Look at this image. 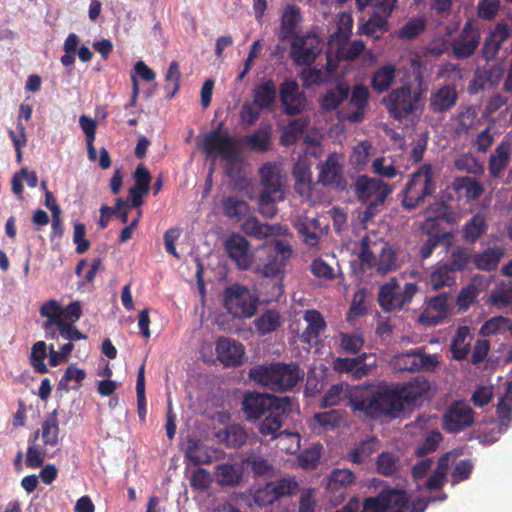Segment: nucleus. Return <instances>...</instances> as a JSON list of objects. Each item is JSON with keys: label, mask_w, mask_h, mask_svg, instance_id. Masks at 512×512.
Instances as JSON below:
<instances>
[{"label": "nucleus", "mask_w": 512, "mask_h": 512, "mask_svg": "<svg viewBox=\"0 0 512 512\" xmlns=\"http://www.w3.org/2000/svg\"><path fill=\"white\" fill-rule=\"evenodd\" d=\"M352 27V16L348 13H340L338 15L337 30L330 35L328 40L326 54L329 57V60L333 57L335 43L338 41H347L351 34Z\"/></svg>", "instance_id": "36"}, {"label": "nucleus", "mask_w": 512, "mask_h": 512, "mask_svg": "<svg viewBox=\"0 0 512 512\" xmlns=\"http://www.w3.org/2000/svg\"><path fill=\"white\" fill-rule=\"evenodd\" d=\"M297 490V483L292 478H282L268 483L263 491L268 496L266 502L272 504L278 498L294 493Z\"/></svg>", "instance_id": "38"}, {"label": "nucleus", "mask_w": 512, "mask_h": 512, "mask_svg": "<svg viewBox=\"0 0 512 512\" xmlns=\"http://www.w3.org/2000/svg\"><path fill=\"white\" fill-rule=\"evenodd\" d=\"M340 350L346 353H357L364 344V339L359 331L340 333Z\"/></svg>", "instance_id": "61"}, {"label": "nucleus", "mask_w": 512, "mask_h": 512, "mask_svg": "<svg viewBox=\"0 0 512 512\" xmlns=\"http://www.w3.org/2000/svg\"><path fill=\"white\" fill-rule=\"evenodd\" d=\"M509 318L504 316H494L484 322L480 328V334L483 336H491L504 333L509 327Z\"/></svg>", "instance_id": "62"}, {"label": "nucleus", "mask_w": 512, "mask_h": 512, "mask_svg": "<svg viewBox=\"0 0 512 512\" xmlns=\"http://www.w3.org/2000/svg\"><path fill=\"white\" fill-rule=\"evenodd\" d=\"M280 100L287 114H297L301 112L306 104L305 94L294 80H285L281 84Z\"/></svg>", "instance_id": "18"}, {"label": "nucleus", "mask_w": 512, "mask_h": 512, "mask_svg": "<svg viewBox=\"0 0 512 512\" xmlns=\"http://www.w3.org/2000/svg\"><path fill=\"white\" fill-rule=\"evenodd\" d=\"M350 87L346 83H338L336 87L327 89L320 98V105L325 111H335L340 103L348 98Z\"/></svg>", "instance_id": "37"}, {"label": "nucleus", "mask_w": 512, "mask_h": 512, "mask_svg": "<svg viewBox=\"0 0 512 512\" xmlns=\"http://www.w3.org/2000/svg\"><path fill=\"white\" fill-rule=\"evenodd\" d=\"M473 336L467 326H459L451 340L450 351L455 360H463L467 357L471 349Z\"/></svg>", "instance_id": "32"}, {"label": "nucleus", "mask_w": 512, "mask_h": 512, "mask_svg": "<svg viewBox=\"0 0 512 512\" xmlns=\"http://www.w3.org/2000/svg\"><path fill=\"white\" fill-rule=\"evenodd\" d=\"M259 174L261 185L263 186L262 191H268L272 193H284L283 183L277 165L272 163H266L260 168Z\"/></svg>", "instance_id": "34"}, {"label": "nucleus", "mask_w": 512, "mask_h": 512, "mask_svg": "<svg viewBox=\"0 0 512 512\" xmlns=\"http://www.w3.org/2000/svg\"><path fill=\"white\" fill-rule=\"evenodd\" d=\"M394 79L395 68L392 65H385L374 73L371 85L375 91L381 93L389 89Z\"/></svg>", "instance_id": "56"}, {"label": "nucleus", "mask_w": 512, "mask_h": 512, "mask_svg": "<svg viewBox=\"0 0 512 512\" xmlns=\"http://www.w3.org/2000/svg\"><path fill=\"white\" fill-rule=\"evenodd\" d=\"M277 447L279 450L294 454L300 449V435L296 432L277 431Z\"/></svg>", "instance_id": "58"}, {"label": "nucleus", "mask_w": 512, "mask_h": 512, "mask_svg": "<svg viewBox=\"0 0 512 512\" xmlns=\"http://www.w3.org/2000/svg\"><path fill=\"white\" fill-rule=\"evenodd\" d=\"M355 481V475L350 469H334L328 478L327 488L331 492L348 488Z\"/></svg>", "instance_id": "50"}, {"label": "nucleus", "mask_w": 512, "mask_h": 512, "mask_svg": "<svg viewBox=\"0 0 512 512\" xmlns=\"http://www.w3.org/2000/svg\"><path fill=\"white\" fill-rule=\"evenodd\" d=\"M342 156L337 153L330 154L325 162L319 164L318 181L324 185L336 184L342 175Z\"/></svg>", "instance_id": "30"}, {"label": "nucleus", "mask_w": 512, "mask_h": 512, "mask_svg": "<svg viewBox=\"0 0 512 512\" xmlns=\"http://www.w3.org/2000/svg\"><path fill=\"white\" fill-rule=\"evenodd\" d=\"M284 199V193L261 191L258 199L259 213L265 218H273L277 212V203Z\"/></svg>", "instance_id": "49"}, {"label": "nucleus", "mask_w": 512, "mask_h": 512, "mask_svg": "<svg viewBox=\"0 0 512 512\" xmlns=\"http://www.w3.org/2000/svg\"><path fill=\"white\" fill-rule=\"evenodd\" d=\"M353 190L358 200L367 205L360 214V223L367 229L370 221L378 214L379 207L392 192V188L381 179L360 175L353 183Z\"/></svg>", "instance_id": "4"}, {"label": "nucleus", "mask_w": 512, "mask_h": 512, "mask_svg": "<svg viewBox=\"0 0 512 512\" xmlns=\"http://www.w3.org/2000/svg\"><path fill=\"white\" fill-rule=\"evenodd\" d=\"M421 93L412 91L410 85H403L392 90L384 99L392 117L401 120L418 109Z\"/></svg>", "instance_id": "11"}, {"label": "nucleus", "mask_w": 512, "mask_h": 512, "mask_svg": "<svg viewBox=\"0 0 512 512\" xmlns=\"http://www.w3.org/2000/svg\"><path fill=\"white\" fill-rule=\"evenodd\" d=\"M417 291L418 286L415 283H406L400 289L397 279L390 278L379 288L378 303L384 312L400 310L411 302Z\"/></svg>", "instance_id": "9"}, {"label": "nucleus", "mask_w": 512, "mask_h": 512, "mask_svg": "<svg viewBox=\"0 0 512 512\" xmlns=\"http://www.w3.org/2000/svg\"><path fill=\"white\" fill-rule=\"evenodd\" d=\"M446 498L445 493H440L437 497L421 494L415 496L409 503L403 490L387 488L376 497L366 498L363 505L359 499L352 498L336 512H424L428 503L444 501Z\"/></svg>", "instance_id": "1"}, {"label": "nucleus", "mask_w": 512, "mask_h": 512, "mask_svg": "<svg viewBox=\"0 0 512 512\" xmlns=\"http://www.w3.org/2000/svg\"><path fill=\"white\" fill-rule=\"evenodd\" d=\"M326 59L327 63L325 68H308L302 71L301 78L304 86L310 87L312 85H319L332 79V74L336 70L337 64L333 60V57H331L329 61V57L326 55Z\"/></svg>", "instance_id": "33"}, {"label": "nucleus", "mask_w": 512, "mask_h": 512, "mask_svg": "<svg viewBox=\"0 0 512 512\" xmlns=\"http://www.w3.org/2000/svg\"><path fill=\"white\" fill-rule=\"evenodd\" d=\"M487 230L486 217L482 213L475 214L462 228L465 241L474 243Z\"/></svg>", "instance_id": "46"}, {"label": "nucleus", "mask_w": 512, "mask_h": 512, "mask_svg": "<svg viewBox=\"0 0 512 512\" xmlns=\"http://www.w3.org/2000/svg\"><path fill=\"white\" fill-rule=\"evenodd\" d=\"M453 188L459 196L468 199H476L483 193L482 185L471 177L456 178L453 182Z\"/></svg>", "instance_id": "52"}, {"label": "nucleus", "mask_w": 512, "mask_h": 512, "mask_svg": "<svg viewBox=\"0 0 512 512\" xmlns=\"http://www.w3.org/2000/svg\"><path fill=\"white\" fill-rule=\"evenodd\" d=\"M254 323L258 332L264 335L271 333L280 327L282 319L278 311L270 309L257 317L254 320Z\"/></svg>", "instance_id": "53"}, {"label": "nucleus", "mask_w": 512, "mask_h": 512, "mask_svg": "<svg viewBox=\"0 0 512 512\" xmlns=\"http://www.w3.org/2000/svg\"><path fill=\"white\" fill-rule=\"evenodd\" d=\"M359 259L363 266L374 268L379 275H385L398 267L394 249L374 231L361 239Z\"/></svg>", "instance_id": "5"}, {"label": "nucleus", "mask_w": 512, "mask_h": 512, "mask_svg": "<svg viewBox=\"0 0 512 512\" xmlns=\"http://www.w3.org/2000/svg\"><path fill=\"white\" fill-rule=\"evenodd\" d=\"M62 310L63 306L54 299H50L41 305L39 310L40 315L47 319L43 325L45 330L59 325V323L64 320L62 317Z\"/></svg>", "instance_id": "48"}, {"label": "nucleus", "mask_w": 512, "mask_h": 512, "mask_svg": "<svg viewBox=\"0 0 512 512\" xmlns=\"http://www.w3.org/2000/svg\"><path fill=\"white\" fill-rule=\"evenodd\" d=\"M455 455L452 452L444 454L438 460L435 471L429 475L433 461L431 458L419 460L412 469V475L419 491H432L440 488L447 475L448 468L455 461Z\"/></svg>", "instance_id": "7"}, {"label": "nucleus", "mask_w": 512, "mask_h": 512, "mask_svg": "<svg viewBox=\"0 0 512 512\" xmlns=\"http://www.w3.org/2000/svg\"><path fill=\"white\" fill-rule=\"evenodd\" d=\"M243 410L249 421L263 418L259 431L263 436L275 438L284 419L293 410L291 399L265 393H249L243 400Z\"/></svg>", "instance_id": "2"}, {"label": "nucleus", "mask_w": 512, "mask_h": 512, "mask_svg": "<svg viewBox=\"0 0 512 512\" xmlns=\"http://www.w3.org/2000/svg\"><path fill=\"white\" fill-rule=\"evenodd\" d=\"M303 319L307 325L300 336L301 341L310 346L316 345L319 342L320 334L326 328V321L322 314L315 309L305 310Z\"/></svg>", "instance_id": "23"}, {"label": "nucleus", "mask_w": 512, "mask_h": 512, "mask_svg": "<svg viewBox=\"0 0 512 512\" xmlns=\"http://www.w3.org/2000/svg\"><path fill=\"white\" fill-rule=\"evenodd\" d=\"M491 302L497 307L512 303V282H501L490 293Z\"/></svg>", "instance_id": "60"}, {"label": "nucleus", "mask_w": 512, "mask_h": 512, "mask_svg": "<svg viewBox=\"0 0 512 512\" xmlns=\"http://www.w3.org/2000/svg\"><path fill=\"white\" fill-rule=\"evenodd\" d=\"M216 352L218 360L225 366L241 364L245 355L243 345L227 337H221L217 340Z\"/></svg>", "instance_id": "22"}, {"label": "nucleus", "mask_w": 512, "mask_h": 512, "mask_svg": "<svg viewBox=\"0 0 512 512\" xmlns=\"http://www.w3.org/2000/svg\"><path fill=\"white\" fill-rule=\"evenodd\" d=\"M378 450V441L372 437L360 442L354 449H352L347 459L354 464H363L370 460L371 456Z\"/></svg>", "instance_id": "43"}, {"label": "nucleus", "mask_w": 512, "mask_h": 512, "mask_svg": "<svg viewBox=\"0 0 512 512\" xmlns=\"http://www.w3.org/2000/svg\"><path fill=\"white\" fill-rule=\"evenodd\" d=\"M223 302L234 317L250 318L257 309L258 299L248 288L234 284L225 289Z\"/></svg>", "instance_id": "10"}, {"label": "nucleus", "mask_w": 512, "mask_h": 512, "mask_svg": "<svg viewBox=\"0 0 512 512\" xmlns=\"http://www.w3.org/2000/svg\"><path fill=\"white\" fill-rule=\"evenodd\" d=\"M390 363L399 371H433L439 364V360L436 354H424L420 349H415L395 355Z\"/></svg>", "instance_id": "12"}, {"label": "nucleus", "mask_w": 512, "mask_h": 512, "mask_svg": "<svg viewBox=\"0 0 512 512\" xmlns=\"http://www.w3.org/2000/svg\"><path fill=\"white\" fill-rule=\"evenodd\" d=\"M57 411L51 412L42 422L41 439L44 447H55L59 442Z\"/></svg>", "instance_id": "42"}, {"label": "nucleus", "mask_w": 512, "mask_h": 512, "mask_svg": "<svg viewBox=\"0 0 512 512\" xmlns=\"http://www.w3.org/2000/svg\"><path fill=\"white\" fill-rule=\"evenodd\" d=\"M185 458L194 465L211 464L213 461L208 450L204 446H200L196 443L189 445L185 453Z\"/></svg>", "instance_id": "64"}, {"label": "nucleus", "mask_w": 512, "mask_h": 512, "mask_svg": "<svg viewBox=\"0 0 512 512\" xmlns=\"http://www.w3.org/2000/svg\"><path fill=\"white\" fill-rule=\"evenodd\" d=\"M362 388L361 386L351 387L345 383H338L332 385L325 393L321 400L322 407H332L339 404L341 401L348 399L347 405L351 407V401L354 398L355 390Z\"/></svg>", "instance_id": "31"}, {"label": "nucleus", "mask_w": 512, "mask_h": 512, "mask_svg": "<svg viewBox=\"0 0 512 512\" xmlns=\"http://www.w3.org/2000/svg\"><path fill=\"white\" fill-rule=\"evenodd\" d=\"M426 26V19L424 17H412L404 26L399 30V37L405 40H411L417 37Z\"/></svg>", "instance_id": "63"}, {"label": "nucleus", "mask_w": 512, "mask_h": 512, "mask_svg": "<svg viewBox=\"0 0 512 512\" xmlns=\"http://www.w3.org/2000/svg\"><path fill=\"white\" fill-rule=\"evenodd\" d=\"M218 438L229 447H240L246 441L247 434L244 428L238 424L230 425L218 432Z\"/></svg>", "instance_id": "54"}, {"label": "nucleus", "mask_w": 512, "mask_h": 512, "mask_svg": "<svg viewBox=\"0 0 512 512\" xmlns=\"http://www.w3.org/2000/svg\"><path fill=\"white\" fill-rule=\"evenodd\" d=\"M376 367V356L363 353L355 358H336L333 361V369L340 373H349L354 378L360 379Z\"/></svg>", "instance_id": "16"}, {"label": "nucleus", "mask_w": 512, "mask_h": 512, "mask_svg": "<svg viewBox=\"0 0 512 512\" xmlns=\"http://www.w3.org/2000/svg\"><path fill=\"white\" fill-rule=\"evenodd\" d=\"M430 383L422 376H417L405 384H400L402 400L405 405H420L428 397Z\"/></svg>", "instance_id": "20"}, {"label": "nucleus", "mask_w": 512, "mask_h": 512, "mask_svg": "<svg viewBox=\"0 0 512 512\" xmlns=\"http://www.w3.org/2000/svg\"><path fill=\"white\" fill-rule=\"evenodd\" d=\"M215 477L222 486H235L242 478V468L237 463H222L216 466Z\"/></svg>", "instance_id": "39"}, {"label": "nucleus", "mask_w": 512, "mask_h": 512, "mask_svg": "<svg viewBox=\"0 0 512 512\" xmlns=\"http://www.w3.org/2000/svg\"><path fill=\"white\" fill-rule=\"evenodd\" d=\"M458 100V92L455 86L444 84L431 91L429 96V108L434 113H444L453 108Z\"/></svg>", "instance_id": "21"}, {"label": "nucleus", "mask_w": 512, "mask_h": 512, "mask_svg": "<svg viewBox=\"0 0 512 512\" xmlns=\"http://www.w3.org/2000/svg\"><path fill=\"white\" fill-rule=\"evenodd\" d=\"M47 357V344L44 341H37L33 344L30 354V363L36 372L44 374L48 372L45 359Z\"/></svg>", "instance_id": "59"}, {"label": "nucleus", "mask_w": 512, "mask_h": 512, "mask_svg": "<svg viewBox=\"0 0 512 512\" xmlns=\"http://www.w3.org/2000/svg\"><path fill=\"white\" fill-rule=\"evenodd\" d=\"M301 19L300 8L295 5H287L282 12L279 31L280 39L285 40L293 37Z\"/></svg>", "instance_id": "35"}, {"label": "nucleus", "mask_w": 512, "mask_h": 512, "mask_svg": "<svg viewBox=\"0 0 512 512\" xmlns=\"http://www.w3.org/2000/svg\"><path fill=\"white\" fill-rule=\"evenodd\" d=\"M510 29L505 23H498L493 30L486 37L483 47H482V55L487 60H493L500 48L501 45L509 38Z\"/></svg>", "instance_id": "26"}, {"label": "nucleus", "mask_w": 512, "mask_h": 512, "mask_svg": "<svg viewBox=\"0 0 512 512\" xmlns=\"http://www.w3.org/2000/svg\"><path fill=\"white\" fill-rule=\"evenodd\" d=\"M253 96V104L259 109H270L276 100L275 84L268 80L255 86Z\"/></svg>", "instance_id": "40"}, {"label": "nucleus", "mask_w": 512, "mask_h": 512, "mask_svg": "<svg viewBox=\"0 0 512 512\" xmlns=\"http://www.w3.org/2000/svg\"><path fill=\"white\" fill-rule=\"evenodd\" d=\"M369 99V90L364 85H356L354 86L351 98L350 105L355 108L351 113H345L344 111L337 110V117L340 120L347 119L351 122H359L362 120L365 112V108L368 105Z\"/></svg>", "instance_id": "24"}, {"label": "nucleus", "mask_w": 512, "mask_h": 512, "mask_svg": "<svg viewBox=\"0 0 512 512\" xmlns=\"http://www.w3.org/2000/svg\"><path fill=\"white\" fill-rule=\"evenodd\" d=\"M224 214L231 219L240 220L248 212V204L237 196H227L222 199Z\"/></svg>", "instance_id": "55"}, {"label": "nucleus", "mask_w": 512, "mask_h": 512, "mask_svg": "<svg viewBox=\"0 0 512 512\" xmlns=\"http://www.w3.org/2000/svg\"><path fill=\"white\" fill-rule=\"evenodd\" d=\"M503 255L504 249L499 246H494L476 254L473 257V263L480 270L492 271L497 267Z\"/></svg>", "instance_id": "41"}, {"label": "nucleus", "mask_w": 512, "mask_h": 512, "mask_svg": "<svg viewBox=\"0 0 512 512\" xmlns=\"http://www.w3.org/2000/svg\"><path fill=\"white\" fill-rule=\"evenodd\" d=\"M351 401V409L359 416H397L405 408L400 384H381L377 389L357 388Z\"/></svg>", "instance_id": "3"}, {"label": "nucleus", "mask_w": 512, "mask_h": 512, "mask_svg": "<svg viewBox=\"0 0 512 512\" xmlns=\"http://www.w3.org/2000/svg\"><path fill=\"white\" fill-rule=\"evenodd\" d=\"M308 126V121L303 118L295 119L287 124L281 135V143L283 145H291L300 139L304 130Z\"/></svg>", "instance_id": "57"}, {"label": "nucleus", "mask_w": 512, "mask_h": 512, "mask_svg": "<svg viewBox=\"0 0 512 512\" xmlns=\"http://www.w3.org/2000/svg\"><path fill=\"white\" fill-rule=\"evenodd\" d=\"M275 363L260 364L252 367L249 370V378L255 383L269 388L274 389L275 385Z\"/></svg>", "instance_id": "44"}, {"label": "nucleus", "mask_w": 512, "mask_h": 512, "mask_svg": "<svg viewBox=\"0 0 512 512\" xmlns=\"http://www.w3.org/2000/svg\"><path fill=\"white\" fill-rule=\"evenodd\" d=\"M203 147L208 156L224 161L229 176L240 170L241 152L230 135L219 131L210 132L205 136Z\"/></svg>", "instance_id": "6"}, {"label": "nucleus", "mask_w": 512, "mask_h": 512, "mask_svg": "<svg viewBox=\"0 0 512 512\" xmlns=\"http://www.w3.org/2000/svg\"><path fill=\"white\" fill-rule=\"evenodd\" d=\"M497 414L499 417V430L506 431L512 422V383L508 384L506 394L499 400Z\"/></svg>", "instance_id": "51"}, {"label": "nucleus", "mask_w": 512, "mask_h": 512, "mask_svg": "<svg viewBox=\"0 0 512 512\" xmlns=\"http://www.w3.org/2000/svg\"><path fill=\"white\" fill-rule=\"evenodd\" d=\"M512 152V144L508 140H503L497 145L495 151L489 157L488 170L489 174L498 178L508 167Z\"/></svg>", "instance_id": "28"}, {"label": "nucleus", "mask_w": 512, "mask_h": 512, "mask_svg": "<svg viewBox=\"0 0 512 512\" xmlns=\"http://www.w3.org/2000/svg\"><path fill=\"white\" fill-rule=\"evenodd\" d=\"M365 49V45L361 40H355L351 43L347 41H338L334 46L333 60L337 64L340 59L343 60H354L356 59Z\"/></svg>", "instance_id": "45"}, {"label": "nucleus", "mask_w": 512, "mask_h": 512, "mask_svg": "<svg viewBox=\"0 0 512 512\" xmlns=\"http://www.w3.org/2000/svg\"><path fill=\"white\" fill-rule=\"evenodd\" d=\"M449 314L448 296L438 294L428 299L426 307L419 316V322L425 326H435L441 323Z\"/></svg>", "instance_id": "17"}, {"label": "nucleus", "mask_w": 512, "mask_h": 512, "mask_svg": "<svg viewBox=\"0 0 512 512\" xmlns=\"http://www.w3.org/2000/svg\"><path fill=\"white\" fill-rule=\"evenodd\" d=\"M436 190L435 174L431 164H423L415 171L406 184L402 203L412 209L420 205Z\"/></svg>", "instance_id": "8"}, {"label": "nucleus", "mask_w": 512, "mask_h": 512, "mask_svg": "<svg viewBox=\"0 0 512 512\" xmlns=\"http://www.w3.org/2000/svg\"><path fill=\"white\" fill-rule=\"evenodd\" d=\"M243 231L252 237L262 239L270 236H285L289 230L286 226L280 224L261 223L255 217H249L242 225Z\"/></svg>", "instance_id": "25"}, {"label": "nucleus", "mask_w": 512, "mask_h": 512, "mask_svg": "<svg viewBox=\"0 0 512 512\" xmlns=\"http://www.w3.org/2000/svg\"><path fill=\"white\" fill-rule=\"evenodd\" d=\"M322 49L321 39L314 33H308L293 39L290 55L296 65L304 66L314 62Z\"/></svg>", "instance_id": "13"}, {"label": "nucleus", "mask_w": 512, "mask_h": 512, "mask_svg": "<svg viewBox=\"0 0 512 512\" xmlns=\"http://www.w3.org/2000/svg\"><path fill=\"white\" fill-rule=\"evenodd\" d=\"M428 283L433 290L452 286L455 283L453 269L447 264L437 266L431 272Z\"/></svg>", "instance_id": "47"}, {"label": "nucleus", "mask_w": 512, "mask_h": 512, "mask_svg": "<svg viewBox=\"0 0 512 512\" xmlns=\"http://www.w3.org/2000/svg\"><path fill=\"white\" fill-rule=\"evenodd\" d=\"M480 38V30L474 21H466L461 32L451 44L453 55L457 59L471 57L479 46Z\"/></svg>", "instance_id": "14"}, {"label": "nucleus", "mask_w": 512, "mask_h": 512, "mask_svg": "<svg viewBox=\"0 0 512 512\" xmlns=\"http://www.w3.org/2000/svg\"><path fill=\"white\" fill-rule=\"evenodd\" d=\"M275 385L273 390H288L293 388L302 374L298 365L275 363Z\"/></svg>", "instance_id": "29"}, {"label": "nucleus", "mask_w": 512, "mask_h": 512, "mask_svg": "<svg viewBox=\"0 0 512 512\" xmlns=\"http://www.w3.org/2000/svg\"><path fill=\"white\" fill-rule=\"evenodd\" d=\"M225 250L228 256L240 269H248L252 263L253 255L249 242L239 234L230 235L225 241Z\"/></svg>", "instance_id": "19"}, {"label": "nucleus", "mask_w": 512, "mask_h": 512, "mask_svg": "<svg viewBox=\"0 0 512 512\" xmlns=\"http://www.w3.org/2000/svg\"><path fill=\"white\" fill-rule=\"evenodd\" d=\"M295 227L303 238V241L309 246H316L319 238L323 235L326 225H322L320 219L315 217L300 216Z\"/></svg>", "instance_id": "27"}, {"label": "nucleus", "mask_w": 512, "mask_h": 512, "mask_svg": "<svg viewBox=\"0 0 512 512\" xmlns=\"http://www.w3.org/2000/svg\"><path fill=\"white\" fill-rule=\"evenodd\" d=\"M474 421L472 408L463 401L452 403L443 414V428L450 433H457L469 427Z\"/></svg>", "instance_id": "15"}]
</instances>
